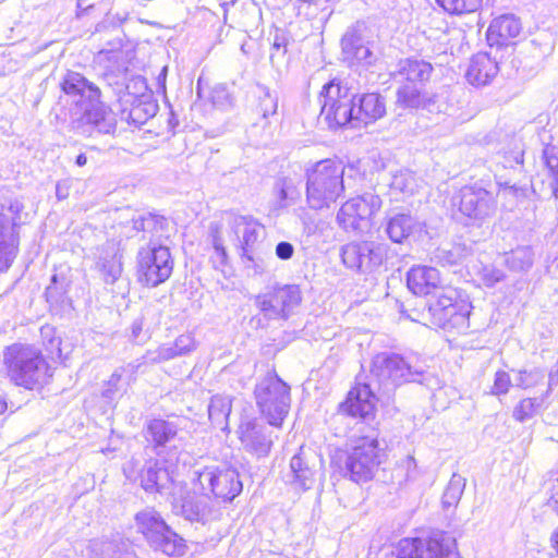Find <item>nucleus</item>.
<instances>
[{"label":"nucleus","mask_w":558,"mask_h":558,"mask_svg":"<svg viewBox=\"0 0 558 558\" xmlns=\"http://www.w3.org/2000/svg\"><path fill=\"white\" fill-rule=\"evenodd\" d=\"M425 380L423 367L413 365L398 353L380 352L372 360L368 380L354 387L340 409L353 417L373 418L375 403L380 397H389L405 383L423 384Z\"/></svg>","instance_id":"f257e3e1"},{"label":"nucleus","mask_w":558,"mask_h":558,"mask_svg":"<svg viewBox=\"0 0 558 558\" xmlns=\"http://www.w3.org/2000/svg\"><path fill=\"white\" fill-rule=\"evenodd\" d=\"M61 90L70 105L71 129L83 136L113 134L117 129L114 113L100 100V89L81 73L68 71L60 82Z\"/></svg>","instance_id":"f03ea898"},{"label":"nucleus","mask_w":558,"mask_h":558,"mask_svg":"<svg viewBox=\"0 0 558 558\" xmlns=\"http://www.w3.org/2000/svg\"><path fill=\"white\" fill-rule=\"evenodd\" d=\"M264 227L252 216L226 213L220 222H211L208 238L215 250V263L225 265L228 254L226 243L232 244L242 259L254 263V252Z\"/></svg>","instance_id":"7ed1b4c3"},{"label":"nucleus","mask_w":558,"mask_h":558,"mask_svg":"<svg viewBox=\"0 0 558 558\" xmlns=\"http://www.w3.org/2000/svg\"><path fill=\"white\" fill-rule=\"evenodd\" d=\"M2 362L10 380L26 389L43 385L48 376V363L32 344L16 342L5 347Z\"/></svg>","instance_id":"20e7f679"},{"label":"nucleus","mask_w":558,"mask_h":558,"mask_svg":"<svg viewBox=\"0 0 558 558\" xmlns=\"http://www.w3.org/2000/svg\"><path fill=\"white\" fill-rule=\"evenodd\" d=\"M344 167L340 161L324 159L306 170V203L311 209L322 210L342 195Z\"/></svg>","instance_id":"39448f33"},{"label":"nucleus","mask_w":558,"mask_h":558,"mask_svg":"<svg viewBox=\"0 0 558 558\" xmlns=\"http://www.w3.org/2000/svg\"><path fill=\"white\" fill-rule=\"evenodd\" d=\"M135 526L149 546L167 556H183L186 544L154 508H145L135 514Z\"/></svg>","instance_id":"423d86ee"},{"label":"nucleus","mask_w":558,"mask_h":558,"mask_svg":"<svg viewBox=\"0 0 558 558\" xmlns=\"http://www.w3.org/2000/svg\"><path fill=\"white\" fill-rule=\"evenodd\" d=\"M256 404L271 427H281L291 407L290 386L277 374L259 379L254 389Z\"/></svg>","instance_id":"0eeeda50"},{"label":"nucleus","mask_w":558,"mask_h":558,"mask_svg":"<svg viewBox=\"0 0 558 558\" xmlns=\"http://www.w3.org/2000/svg\"><path fill=\"white\" fill-rule=\"evenodd\" d=\"M429 323L448 331L465 332L470 327L471 303L458 300L457 292L447 288L428 299Z\"/></svg>","instance_id":"6e6552de"},{"label":"nucleus","mask_w":558,"mask_h":558,"mask_svg":"<svg viewBox=\"0 0 558 558\" xmlns=\"http://www.w3.org/2000/svg\"><path fill=\"white\" fill-rule=\"evenodd\" d=\"M322 105L320 117L329 129L350 126L359 129L355 107V94L342 88L339 83L331 81L323 86L319 94Z\"/></svg>","instance_id":"1a4fd4ad"},{"label":"nucleus","mask_w":558,"mask_h":558,"mask_svg":"<svg viewBox=\"0 0 558 558\" xmlns=\"http://www.w3.org/2000/svg\"><path fill=\"white\" fill-rule=\"evenodd\" d=\"M125 477L132 482H140V486L148 494L171 495L178 485L167 462L149 459L144 464L141 460L132 458L123 465Z\"/></svg>","instance_id":"9d476101"},{"label":"nucleus","mask_w":558,"mask_h":558,"mask_svg":"<svg viewBox=\"0 0 558 558\" xmlns=\"http://www.w3.org/2000/svg\"><path fill=\"white\" fill-rule=\"evenodd\" d=\"M384 450L377 437L362 436L354 440L344 460V475L355 483L367 482L381 463Z\"/></svg>","instance_id":"9b49d317"},{"label":"nucleus","mask_w":558,"mask_h":558,"mask_svg":"<svg viewBox=\"0 0 558 558\" xmlns=\"http://www.w3.org/2000/svg\"><path fill=\"white\" fill-rule=\"evenodd\" d=\"M395 558H461L456 538L442 531L433 532L427 539L403 538Z\"/></svg>","instance_id":"f8f14e48"},{"label":"nucleus","mask_w":558,"mask_h":558,"mask_svg":"<svg viewBox=\"0 0 558 558\" xmlns=\"http://www.w3.org/2000/svg\"><path fill=\"white\" fill-rule=\"evenodd\" d=\"M194 486L210 492L222 501H232L243 489L239 472L227 465L205 466L194 472Z\"/></svg>","instance_id":"ddd939ff"},{"label":"nucleus","mask_w":558,"mask_h":558,"mask_svg":"<svg viewBox=\"0 0 558 558\" xmlns=\"http://www.w3.org/2000/svg\"><path fill=\"white\" fill-rule=\"evenodd\" d=\"M173 270V259L168 247L148 246L137 254V279L147 287L155 288L169 279Z\"/></svg>","instance_id":"4468645a"},{"label":"nucleus","mask_w":558,"mask_h":558,"mask_svg":"<svg viewBox=\"0 0 558 558\" xmlns=\"http://www.w3.org/2000/svg\"><path fill=\"white\" fill-rule=\"evenodd\" d=\"M301 302L302 293L296 284L276 286L255 299V305L267 319H289Z\"/></svg>","instance_id":"2eb2a0df"},{"label":"nucleus","mask_w":558,"mask_h":558,"mask_svg":"<svg viewBox=\"0 0 558 558\" xmlns=\"http://www.w3.org/2000/svg\"><path fill=\"white\" fill-rule=\"evenodd\" d=\"M381 207L378 195L367 192L350 198L339 209L337 221L345 231L363 232L369 227V220Z\"/></svg>","instance_id":"dca6fc26"},{"label":"nucleus","mask_w":558,"mask_h":558,"mask_svg":"<svg viewBox=\"0 0 558 558\" xmlns=\"http://www.w3.org/2000/svg\"><path fill=\"white\" fill-rule=\"evenodd\" d=\"M343 60L350 65H372L376 57L371 48L369 29L364 22L349 26L341 38Z\"/></svg>","instance_id":"f3484780"},{"label":"nucleus","mask_w":558,"mask_h":558,"mask_svg":"<svg viewBox=\"0 0 558 558\" xmlns=\"http://www.w3.org/2000/svg\"><path fill=\"white\" fill-rule=\"evenodd\" d=\"M179 490L172 492L171 506L175 515H181L190 522L207 523L213 519L214 510L207 493L201 494L178 486Z\"/></svg>","instance_id":"a211bd4d"},{"label":"nucleus","mask_w":558,"mask_h":558,"mask_svg":"<svg viewBox=\"0 0 558 558\" xmlns=\"http://www.w3.org/2000/svg\"><path fill=\"white\" fill-rule=\"evenodd\" d=\"M386 258V246L375 242H351L342 246L343 264L362 274H369L379 268Z\"/></svg>","instance_id":"6ab92c4d"},{"label":"nucleus","mask_w":558,"mask_h":558,"mask_svg":"<svg viewBox=\"0 0 558 558\" xmlns=\"http://www.w3.org/2000/svg\"><path fill=\"white\" fill-rule=\"evenodd\" d=\"M458 197L459 211L477 226L483 225L497 210L495 196L484 187L476 185L463 186Z\"/></svg>","instance_id":"aec40b11"},{"label":"nucleus","mask_w":558,"mask_h":558,"mask_svg":"<svg viewBox=\"0 0 558 558\" xmlns=\"http://www.w3.org/2000/svg\"><path fill=\"white\" fill-rule=\"evenodd\" d=\"M245 451L262 458L269 454L272 445V429L257 418L243 417L236 430Z\"/></svg>","instance_id":"412c9836"},{"label":"nucleus","mask_w":558,"mask_h":558,"mask_svg":"<svg viewBox=\"0 0 558 558\" xmlns=\"http://www.w3.org/2000/svg\"><path fill=\"white\" fill-rule=\"evenodd\" d=\"M407 284L413 294L427 296L428 299L435 298L448 288L445 286L439 270L425 265L410 268L407 274Z\"/></svg>","instance_id":"4be33fe9"},{"label":"nucleus","mask_w":558,"mask_h":558,"mask_svg":"<svg viewBox=\"0 0 558 558\" xmlns=\"http://www.w3.org/2000/svg\"><path fill=\"white\" fill-rule=\"evenodd\" d=\"M316 474L315 456L301 447L299 452L291 458L286 482L295 490H307L313 487Z\"/></svg>","instance_id":"5701e85b"},{"label":"nucleus","mask_w":558,"mask_h":558,"mask_svg":"<svg viewBox=\"0 0 558 558\" xmlns=\"http://www.w3.org/2000/svg\"><path fill=\"white\" fill-rule=\"evenodd\" d=\"M522 24L518 16L511 13L495 17L487 29L486 37L490 47H508L520 35Z\"/></svg>","instance_id":"b1692460"},{"label":"nucleus","mask_w":558,"mask_h":558,"mask_svg":"<svg viewBox=\"0 0 558 558\" xmlns=\"http://www.w3.org/2000/svg\"><path fill=\"white\" fill-rule=\"evenodd\" d=\"M179 429L177 421L153 418L146 424L145 437L151 444L154 451L161 454L166 447L175 441Z\"/></svg>","instance_id":"393cba45"},{"label":"nucleus","mask_w":558,"mask_h":558,"mask_svg":"<svg viewBox=\"0 0 558 558\" xmlns=\"http://www.w3.org/2000/svg\"><path fill=\"white\" fill-rule=\"evenodd\" d=\"M498 72L497 57H492L490 52H478L471 58L465 77L474 86H485Z\"/></svg>","instance_id":"a878e982"},{"label":"nucleus","mask_w":558,"mask_h":558,"mask_svg":"<svg viewBox=\"0 0 558 558\" xmlns=\"http://www.w3.org/2000/svg\"><path fill=\"white\" fill-rule=\"evenodd\" d=\"M385 233L395 243H403L415 232H421L424 225L407 213H391L385 219Z\"/></svg>","instance_id":"bb28decb"},{"label":"nucleus","mask_w":558,"mask_h":558,"mask_svg":"<svg viewBox=\"0 0 558 558\" xmlns=\"http://www.w3.org/2000/svg\"><path fill=\"white\" fill-rule=\"evenodd\" d=\"M355 107L359 129L376 122L386 114L385 98L378 93L355 94Z\"/></svg>","instance_id":"cd10ccee"},{"label":"nucleus","mask_w":558,"mask_h":558,"mask_svg":"<svg viewBox=\"0 0 558 558\" xmlns=\"http://www.w3.org/2000/svg\"><path fill=\"white\" fill-rule=\"evenodd\" d=\"M23 203L14 196L9 190H0V222L11 230L19 231V228L25 223L27 214L23 213Z\"/></svg>","instance_id":"c85d7f7f"},{"label":"nucleus","mask_w":558,"mask_h":558,"mask_svg":"<svg viewBox=\"0 0 558 558\" xmlns=\"http://www.w3.org/2000/svg\"><path fill=\"white\" fill-rule=\"evenodd\" d=\"M272 193L274 209L284 210L301 199L300 181L289 177L279 178L274 184Z\"/></svg>","instance_id":"c756f323"},{"label":"nucleus","mask_w":558,"mask_h":558,"mask_svg":"<svg viewBox=\"0 0 558 558\" xmlns=\"http://www.w3.org/2000/svg\"><path fill=\"white\" fill-rule=\"evenodd\" d=\"M433 65L418 59L400 60L395 72V77L410 83H424L429 80Z\"/></svg>","instance_id":"7c9ffc66"},{"label":"nucleus","mask_w":558,"mask_h":558,"mask_svg":"<svg viewBox=\"0 0 558 558\" xmlns=\"http://www.w3.org/2000/svg\"><path fill=\"white\" fill-rule=\"evenodd\" d=\"M157 111L158 105L150 99V96L142 95L141 97H133L131 108L122 110L121 119L130 124L142 125L155 117Z\"/></svg>","instance_id":"2f4dec72"},{"label":"nucleus","mask_w":558,"mask_h":558,"mask_svg":"<svg viewBox=\"0 0 558 558\" xmlns=\"http://www.w3.org/2000/svg\"><path fill=\"white\" fill-rule=\"evenodd\" d=\"M121 257L113 244L102 248L97 266L106 283L113 284L120 278L123 270Z\"/></svg>","instance_id":"473e14b6"},{"label":"nucleus","mask_w":558,"mask_h":558,"mask_svg":"<svg viewBox=\"0 0 558 558\" xmlns=\"http://www.w3.org/2000/svg\"><path fill=\"white\" fill-rule=\"evenodd\" d=\"M506 266L514 272H527L534 264L531 246H518L505 254Z\"/></svg>","instance_id":"72a5a7b5"},{"label":"nucleus","mask_w":558,"mask_h":558,"mask_svg":"<svg viewBox=\"0 0 558 558\" xmlns=\"http://www.w3.org/2000/svg\"><path fill=\"white\" fill-rule=\"evenodd\" d=\"M70 281L64 276L53 275L46 288V299L50 305L63 306L69 304L68 291Z\"/></svg>","instance_id":"f704fd0d"},{"label":"nucleus","mask_w":558,"mask_h":558,"mask_svg":"<svg viewBox=\"0 0 558 558\" xmlns=\"http://www.w3.org/2000/svg\"><path fill=\"white\" fill-rule=\"evenodd\" d=\"M231 399L227 396H214L208 404V416L213 424L223 429L231 413Z\"/></svg>","instance_id":"c9c22d12"},{"label":"nucleus","mask_w":558,"mask_h":558,"mask_svg":"<svg viewBox=\"0 0 558 558\" xmlns=\"http://www.w3.org/2000/svg\"><path fill=\"white\" fill-rule=\"evenodd\" d=\"M277 96L271 95L268 89H265L263 96H259L257 106V113L260 114V120L254 125H260L263 129L270 126L272 119L277 121Z\"/></svg>","instance_id":"e433bc0d"},{"label":"nucleus","mask_w":558,"mask_h":558,"mask_svg":"<svg viewBox=\"0 0 558 558\" xmlns=\"http://www.w3.org/2000/svg\"><path fill=\"white\" fill-rule=\"evenodd\" d=\"M465 488V478L457 473H453L441 498V504L445 509L456 507Z\"/></svg>","instance_id":"4c0bfd02"},{"label":"nucleus","mask_w":558,"mask_h":558,"mask_svg":"<svg viewBox=\"0 0 558 558\" xmlns=\"http://www.w3.org/2000/svg\"><path fill=\"white\" fill-rule=\"evenodd\" d=\"M545 400L546 397L544 395L541 398L522 399L514 407L512 411V417L520 423L533 418L538 413V410L541 409Z\"/></svg>","instance_id":"58836bf2"},{"label":"nucleus","mask_w":558,"mask_h":558,"mask_svg":"<svg viewBox=\"0 0 558 558\" xmlns=\"http://www.w3.org/2000/svg\"><path fill=\"white\" fill-rule=\"evenodd\" d=\"M466 255L468 248L464 245L453 244L448 248H437L434 258L442 266H452L460 264Z\"/></svg>","instance_id":"ea45409f"},{"label":"nucleus","mask_w":558,"mask_h":558,"mask_svg":"<svg viewBox=\"0 0 558 558\" xmlns=\"http://www.w3.org/2000/svg\"><path fill=\"white\" fill-rule=\"evenodd\" d=\"M436 3L452 15L470 14L482 7V0H436Z\"/></svg>","instance_id":"a19ab883"},{"label":"nucleus","mask_w":558,"mask_h":558,"mask_svg":"<svg viewBox=\"0 0 558 558\" xmlns=\"http://www.w3.org/2000/svg\"><path fill=\"white\" fill-rule=\"evenodd\" d=\"M124 367L117 368L110 378L106 381L102 391V397L109 400L114 399L118 395H122L126 391L129 380L123 378L125 373Z\"/></svg>","instance_id":"79ce46f5"},{"label":"nucleus","mask_w":558,"mask_h":558,"mask_svg":"<svg viewBox=\"0 0 558 558\" xmlns=\"http://www.w3.org/2000/svg\"><path fill=\"white\" fill-rule=\"evenodd\" d=\"M396 104L401 108H418L422 104L421 92L414 85H403L397 90Z\"/></svg>","instance_id":"37998d69"},{"label":"nucleus","mask_w":558,"mask_h":558,"mask_svg":"<svg viewBox=\"0 0 558 558\" xmlns=\"http://www.w3.org/2000/svg\"><path fill=\"white\" fill-rule=\"evenodd\" d=\"M388 185L391 191L411 193L414 190L415 180L409 170H398L390 174Z\"/></svg>","instance_id":"c03bdc74"},{"label":"nucleus","mask_w":558,"mask_h":558,"mask_svg":"<svg viewBox=\"0 0 558 558\" xmlns=\"http://www.w3.org/2000/svg\"><path fill=\"white\" fill-rule=\"evenodd\" d=\"M545 378V373L538 367L532 369H522L518 372L515 377V386L522 389L534 388L539 385Z\"/></svg>","instance_id":"a18cd8bd"},{"label":"nucleus","mask_w":558,"mask_h":558,"mask_svg":"<svg viewBox=\"0 0 558 558\" xmlns=\"http://www.w3.org/2000/svg\"><path fill=\"white\" fill-rule=\"evenodd\" d=\"M328 2L329 0H296L298 14L306 19H316L328 9Z\"/></svg>","instance_id":"49530a36"},{"label":"nucleus","mask_w":558,"mask_h":558,"mask_svg":"<svg viewBox=\"0 0 558 558\" xmlns=\"http://www.w3.org/2000/svg\"><path fill=\"white\" fill-rule=\"evenodd\" d=\"M290 36L283 29H276L271 44L270 61L272 64L281 60L288 52Z\"/></svg>","instance_id":"de8ad7c7"},{"label":"nucleus","mask_w":558,"mask_h":558,"mask_svg":"<svg viewBox=\"0 0 558 558\" xmlns=\"http://www.w3.org/2000/svg\"><path fill=\"white\" fill-rule=\"evenodd\" d=\"M210 99L214 106L221 110H228L234 106V96L223 84H218L213 88Z\"/></svg>","instance_id":"09e8293b"},{"label":"nucleus","mask_w":558,"mask_h":558,"mask_svg":"<svg viewBox=\"0 0 558 558\" xmlns=\"http://www.w3.org/2000/svg\"><path fill=\"white\" fill-rule=\"evenodd\" d=\"M180 356L173 344H162L154 351H148L144 359L148 363H161Z\"/></svg>","instance_id":"8fccbe9b"},{"label":"nucleus","mask_w":558,"mask_h":558,"mask_svg":"<svg viewBox=\"0 0 558 558\" xmlns=\"http://www.w3.org/2000/svg\"><path fill=\"white\" fill-rule=\"evenodd\" d=\"M92 551L99 558H116L118 545L110 539H94L89 545Z\"/></svg>","instance_id":"3c124183"},{"label":"nucleus","mask_w":558,"mask_h":558,"mask_svg":"<svg viewBox=\"0 0 558 558\" xmlns=\"http://www.w3.org/2000/svg\"><path fill=\"white\" fill-rule=\"evenodd\" d=\"M133 229L135 231H155L158 226L166 221L163 217L148 214L147 216H138L133 218Z\"/></svg>","instance_id":"603ef678"},{"label":"nucleus","mask_w":558,"mask_h":558,"mask_svg":"<svg viewBox=\"0 0 558 558\" xmlns=\"http://www.w3.org/2000/svg\"><path fill=\"white\" fill-rule=\"evenodd\" d=\"M56 330L52 326L46 325L40 328V335L44 339V344L50 354H61V341L54 336Z\"/></svg>","instance_id":"864d4df0"},{"label":"nucleus","mask_w":558,"mask_h":558,"mask_svg":"<svg viewBox=\"0 0 558 558\" xmlns=\"http://www.w3.org/2000/svg\"><path fill=\"white\" fill-rule=\"evenodd\" d=\"M480 277L486 287L493 288L505 280L506 275L501 269L494 266H484L480 272Z\"/></svg>","instance_id":"5fc2aeb1"},{"label":"nucleus","mask_w":558,"mask_h":558,"mask_svg":"<svg viewBox=\"0 0 558 558\" xmlns=\"http://www.w3.org/2000/svg\"><path fill=\"white\" fill-rule=\"evenodd\" d=\"M511 387L510 375L505 371H497L494 378V385L492 387V395L505 396L508 393Z\"/></svg>","instance_id":"6e6d98bb"},{"label":"nucleus","mask_w":558,"mask_h":558,"mask_svg":"<svg viewBox=\"0 0 558 558\" xmlns=\"http://www.w3.org/2000/svg\"><path fill=\"white\" fill-rule=\"evenodd\" d=\"M174 345L180 356H183L196 349V341L191 333H183L175 339Z\"/></svg>","instance_id":"4d7b16f0"},{"label":"nucleus","mask_w":558,"mask_h":558,"mask_svg":"<svg viewBox=\"0 0 558 558\" xmlns=\"http://www.w3.org/2000/svg\"><path fill=\"white\" fill-rule=\"evenodd\" d=\"M544 158L549 173L554 178V181L558 184V148H546L544 150Z\"/></svg>","instance_id":"13d9d810"},{"label":"nucleus","mask_w":558,"mask_h":558,"mask_svg":"<svg viewBox=\"0 0 558 558\" xmlns=\"http://www.w3.org/2000/svg\"><path fill=\"white\" fill-rule=\"evenodd\" d=\"M143 325H144L143 317L135 318L131 324L130 337L136 343L144 342L149 338L148 333L143 330Z\"/></svg>","instance_id":"bf43d9fd"},{"label":"nucleus","mask_w":558,"mask_h":558,"mask_svg":"<svg viewBox=\"0 0 558 558\" xmlns=\"http://www.w3.org/2000/svg\"><path fill=\"white\" fill-rule=\"evenodd\" d=\"M294 246L292 243L287 241H281L276 245L275 254L281 260H289L294 255Z\"/></svg>","instance_id":"052dcab7"},{"label":"nucleus","mask_w":558,"mask_h":558,"mask_svg":"<svg viewBox=\"0 0 558 558\" xmlns=\"http://www.w3.org/2000/svg\"><path fill=\"white\" fill-rule=\"evenodd\" d=\"M558 385V369H553L548 375V387L544 396L547 398L554 390V387Z\"/></svg>","instance_id":"680f3d73"},{"label":"nucleus","mask_w":558,"mask_h":558,"mask_svg":"<svg viewBox=\"0 0 558 558\" xmlns=\"http://www.w3.org/2000/svg\"><path fill=\"white\" fill-rule=\"evenodd\" d=\"M504 158H505L504 167L509 166L510 168H513L514 165L519 166V165H522V162H523L522 154H520V155L518 154V155L511 156V157L505 156Z\"/></svg>","instance_id":"e2e57ef3"},{"label":"nucleus","mask_w":558,"mask_h":558,"mask_svg":"<svg viewBox=\"0 0 558 558\" xmlns=\"http://www.w3.org/2000/svg\"><path fill=\"white\" fill-rule=\"evenodd\" d=\"M495 177H496L497 184L499 186L505 187V189H514L515 184L511 183V180L502 181V177L501 175L495 174Z\"/></svg>","instance_id":"0e129e2a"},{"label":"nucleus","mask_w":558,"mask_h":558,"mask_svg":"<svg viewBox=\"0 0 558 558\" xmlns=\"http://www.w3.org/2000/svg\"><path fill=\"white\" fill-rule=\"evenodd\" d=\"M56 195L58 199H64L68 197V191L63 187L61 183H58L56 186Z\"/></svg>","instance_id":"69168bd1"},{"label":"nucleus","mask_w":558,"mask_h":558,"mask_svg":"<svg viewBox=\"0 0 558 558\" xmlns=\"http://www.w3.org/2000/svg\"><path fill=\"white\" fill-rule=\"evenodd\" d=\"M550 543H551L553 549L556 551V554L558 556V527L551 534Z\"/></svg>","instance_id":"338daca9"},{"label":"nucleus","mask_w":558,"mask_h":558,"mask_svg":"<svg viewBox=\"0 0 558 558\" xmlns=\"http://www.w3.org/2000/svg\"><path fill=\"white\" fill-rule=\"evenodd\" d=\"M75 163L78 166V167H83L87 163V157L85 154H80L76 156V159H75Z\"/></svg>","instance_id":"774afa93"}]
</instances>
